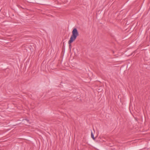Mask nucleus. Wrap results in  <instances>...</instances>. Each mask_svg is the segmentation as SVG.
<instances>
[{"label":"nucleus","instance_id":"nucleus-3","mask_svg":"<svg viewBox=\"0 0 150 150\" xmlns=\"http://www.w3.org/2000/svg\"><path fill=\"white\" fill-rule=\"evenodd\" d=\"M91 137L93 140H95V138L94 137V134L92 132H91Z\"/></svg>","mask_w":150,"mask_h":150},{"label":"nucleus","instance_id":"nucleus-2","mask_svg":"<svg viewBox=\"0 0 150 150\" xmlns=\"http://www.w3.org/2000/svg\"><path fill=\"white\" fill-rule=\"evenodd\" d=\"M74 41V40L70 39L68 41V44L69 45V48L70 49V50H71V43H72Z\"/></svg>","mask_w":150,"mask_h":150},{"label":"nucleus","instance_id":"nucleus-4","mask_svg":"<svg viewBox=\"0 0 150 150\" xmlns=\"http://www.w3.org/2000/svg\"><path fill=\"white\" fill-rule=\"evenodd\" d=\"M25 120H26L28 122H29V120H28V119H25Z\"/></svg>","mask_w":150,"mask_h":150},{"label":"nucleus","instance_id":"nucleus-1","mask_svg":"<svg viewBox=\"0 0 150 150\" xmlns=\"http://www.w3.org/2000/svg\"><path fill=\"white\" fill-rule=\"evenodd\" d=\"M72 35L70 39L75 40L79 35V33L76 28H74L72 32Z\"/></svg>","mask_w":150,"mask_h":150},{"label":"nucleus","instance_id":"nucleus-5","mask_svg":"<svg viewBox=\"0 0 150 150\" xmlns=\"http://www.w3.org/2000/svg\"><path fill=\"white\" fill-rule=\"evenodd\" d=\"M133 53H132L131 54V55H132V54H133Z\"/></svg>","mask_w":150,"mask_h":150}]
</instances>
